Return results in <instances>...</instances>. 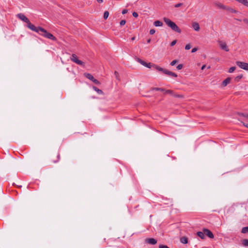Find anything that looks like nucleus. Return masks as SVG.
<instances>
[{
    "mask_svg": "<svg viewBox=\"0 0 248 248\" xmlns=\"http://www.w3.org/2000/svg\"><path fill=\"white\" fill-rule=\"evenodd\" d=\"M163 20L167 25L171 28V29L177 32L181 33V29L176 25V24L170 20L169 18L164 17Z\"/></svg>",
    "mask_w": 248,
    "mask_h": 248,
    "instance_id": "nucleus-1",
    "label": "nucleus"
},
{
    "mask_svg": "<svg viewBox=\"0 0 248 248\" xmlns=\"http://www.w3.org/2000/svg\"><path fill=\"white\" fill-rule=\"evenodd\" d=\"M40 34L46 38L55 41L56 40L55 37H54L51 33L48 32L44 28L43 29V31H42L40 33Z\"/></svg>",
    "mask_w": 248,
    "mask_h": 248,
    "instance_id": "nucleus-2",
    "label": "nucleus"
},
{
    "mask_svg": "<svg viewBox=\"0 0 248 248\" xmlns=\"http://www.w3.org/2000/svg\"><path fill=\"white\" fill-rule=\"evenodd\" d=\"M27 27L30 30L37 33H39L40 31L41 32L42 31H43V28L40 27H36L34 25L32 24L30 22L27 24Z\"/></svg>",
    "mask_w": 248,
    "mask_h": 248,
    "instance_id": "nucleus-3",
    "label": "nucleus"
},
{
    "mask_svg": "<svg viewBox=\"0 0 248 248\" xmlns=\"http://www.w3.org/2000/svg\"><path fill=\"white\" fill-rule=\"evenodd\" d=\"M27 27L30 30L37 33H39L40 31L41 32L42 31H43V28L40 27H36L34 25L32 24L30 22L27 24Z\"/></svg>",
    "mask_w": 248,
    "mask_h": 248,
    "instance_id": "nucleus-4",
    "label": "nucleus"
},
{
    "mask_svg": "<svg viewBox=\"0 0 248 248\" xmlns=\"http://www.w3.org/2000/svg\"><path fill=\"white\" fill-rule=\"evenodd\" d=\"M217 43L220 49L227 52L229 51V49L226 42L223 41L219 40L217 41Z\"/></svg>",
    "mask_w": 248,
    "mask_h": 248,
    "instance_id": "nucleus-5",
    "label": "nucleus"
},
{
    "mask_svg": "<svg viewBox=\"0 0 248 248\" xmlns=\"http://www.w3.org/2000/svg\"><path fill=\"white\" fill-rule=\"evenodd\" d=\"M71 60L72 61H73V62H75L76 63H77L78 65H82V66H84V62H82L81 61L79 60L78 59L77 56L75 54H73L72 55V56L71 57Z\"/></svg>",
    "mask_w": 248,
    "mask_h": 248,
    "instance_id": "nucleus-6",
    "label": "nucleus"
},
{
    "mask_svg": "<svg viewBox=\"0 0 248 248\" xmlns=\"http://www.w3.org/2000/svg\"><path fill=\"white\" fill-rule=\"evenodd\" d=\"M236 63L238 66L240 68L244 69L245 70H248V63L238 61L236 62Z\"/></svg>",
    "mask_w": 248,
    "mask_h": 248,
    "instance_id": "nucleus-7",
    "label": "nucleus"
},
{
    "mask_svg": "<svg viewBox=\"0 0 248 248\" xmlns=\"http://www.w3.org/2000/svg\"><path fill=\"white\" fill-rule=\"evenodd\" d=\"M18 18H19L22 21L26 22L27 24L30 22L29 19L23 14L20 13L17 15Z\"/></svg>",
    "mask_w": 248,
    "mask_h": 248,
    "instance_id": "nucleus-8",
    "label": "nucleus"
},
{
    "mask_svg": "<svg viewBox=\"0 0 248 248\" xmlns=\"http://www.w3.org/2000/svg\"><path fill=\"white\" fill-rule=\"evenodd\" d=\"M203 232L204 234L208 236L210 238H213L214 237V235L212 232L208 229H204Z\"/></svg>",
    "mask_w": 248,
    "mask_h": 248,
    "instance_id": "nucleus-9",
    "label": "nucleus"
},
{
    "mask_svg": "<svg viewBox=\"0 0 248 248\" xmlns=\"http://www.w3.org/2000/svg\"><path fill=\"white\" fill-rule=\"evenodd\" d=\"M146 242L148 243V244H151V245H155L157 243V241L153 238H147L146 239Z\"/></svg>",
    "mask_w": 248,
    "mask_h": 248,
    "instance_id": "nucleus-10",
    "label": "nucleus"
},
{
    "mask_svg": "<svg viewBox=\"0 0 248 248\" xmlns=\"http://www.w3.org/2000/svg\"><path fill=\"white\" fill-rule=\"evenodd\" d=\"M164 73L165 74H166V75H168L169 76H172L173 77H177V75L175 73L172 72L171 71H170L167 69H166L165 71H164Z\"/></svg>",
    "mask_w": 248,
    "mask_h": 248,
    "instance_id": "nucleus-11",
    "label": "nucleus"
},
{
    "mask_svg": "<svg viewBox=\"0 0 248 248\" xmlns=\"http://www.w3.org/2000/svg\"><path fill=\"white\" fill-rule=\"evenodd\" d=\"M164 73L165 74H166V75H168L169 76H172L173 77H177V75L175 73L172 72L171 71H170L167 69H166L165 71H164Z\"/></svg>",
    "mask_w": 248,
    "mask_h": 248,
    "instance_id": "nucleus-12",
    "label": "nucleus"
},
{
    "mask_svg": "<svg viewBox=\"0 0 248 248\" xmlns=\"http://www.w3.org/2000/svg\"><path fill=\"white\" fill-rule=\"evenodd\" d=\"M192 27L195 31H198L200 30V26L198 23L193 22L192 23Z\"/></svg>",
    "mask_w": 248,
    "mask_h": 248,
    "instance_id": "nucleus-13",
    "label": "nucleus"
},
{
    "mask_svg": "<svg viewBox=\"0 0 248 248\" xmlns=\"http://www.w3.org/2000/svg\"><path fill=\"white\" fill-rule=\"evenodd\" d=\"M215 5L217 7V8L219 9H224L226 10L227 9V6L223 5V4L220 3V2H216L215 3Z\"/></svg>",
    "mask_w": 248,
    "mask_h": 248,
    "instance_id": "nucleus-14",
    "label": "nucleus"
},
{
    "mask_svg": "<svg viewBox=\"0 0 248 248\" xmlns=\"http://www.w3.org/2000/svg\"><path fill=\"white\" fill-rule=\"evenodd\" d=\"M153 67L154 68H155V69H156L157 70H158L159 71L162 72L163 73H164V71H165V70H166L165 69H163V68L159 67V66H157L155 64H154V65H153Z\"/></svg>",
    "mask_w": 248,
    "mask_h": 248,
    "instance_id": "nucleus-15",
    "label": "nucleus"
},
{
    "mask_svg": "<svg viewBox=\"0 0 248 248\" xmlns=\"http://www.w3.org/2000/svg\"><path fill=\"white\" fill-rule=\"evenodd\" d=\"M154 25L155 27H161L163 26V23L160 21L156 20L154 22Z\"/></svg>",
    "mask_w": 248,
    "mask_h": 248,
    "instance_id": "nucleus-16",
    "label": "nucleus"
},
{
    "mask_svg": "<svg viewBox=\"0 0 248 248\" xmlns=\"http://www.w3.org/2000/svg\"><path fill=\"white\" fill-rule=\"evenodd\" d=\"M231 78H226L222 82V85L224 86H226L228 84H229L230 82Z\"/></svg>",
    "mask_w": 248,
    "mask_h": 248,
    "instance_id": "nucleus-17",
    "label": "nucleus"
},
{
    "mask_svg": "<svg viewBox=\"0 0 248 248\" xmlns=\"http://www.w3.org/2000/svg\"><path fill=\"white\" fill-rule=\"evenodd\" d=\"M84 76L87 78L90 79L92 81H93V80L94 79L93 77L91 74H90L89 73H85Z\"/></svg>",
    "mask_w": 248,
    "mask_h": 248,
    "instance_id": "nucleus-18",
    "label": "nucleus"
},
{
    "mask_svg": "<svg viewBox=\"0 0 248 248\" xmlns=\"http://www.w3.org/2000/svg\"><path fill=\"white\" fill-rule=\"evenodd\" d=\"M135 60L138 62H139L140 63L141 65L144 66L145 65V63H146V62H145L144 61H142L141 59H140V58H135Z\"/></svg>",
    "mask_w": 248,
    "mask_h": 248,
    "instance_id": "nucleus-19",
    "label": "nucleus"
},
{
    "mask_svg": "<svg viewBox=\"0 0 248 248\" xmlns=\"http://www.w3.org/2000/svg\"><path fill=\"white\" fill-rule=\"evenodd\" d=\"M93 89L99 94H102L103 93L102 90L98 89L97 87L95 86L93 87Z\"/></svg>",
    "mask_w": 248,
    "mask_h": 248,
    "instance_id": "nucleus-20",
    "label": "nucleus"
},
{
    "mask_svg": "<svg viewBox=\"0 0 248 248\" xmlns=\"http://www.w3.org/2000/svg\"><path fill=\"white\" fill-rule=\"evenodd\" d=\"M197 234H198V236L200 237L201 238L204 239V235H205L204 232H198Z\"/></svg>",
    "mask_w": 248,
    "mask_h": 248,
    "instance_id": "nucleus-21",
    "label": "nucleus"
},
{
    "mask_svg": "<svg viewBox=\"0 0 248 248\" xmlns=\"http://www.w3.org/2000/svg\"><path fill=\"white\" fill-rule=\"evenodd\" d=\"M180 241L183 244H186L187 243V239L186 237H183L181 238Z\"/></svg>",
    "mask_w": 248,
    "mask_h": 248,
    "instance_id": "nucleus-22",
    "label": "nucleus"
},
{
    "mask_svg": "<svg viewBox=\"0 0 248 248\" xmlns=\"http://www.w3.org/2000/svg\"><path fill=\"white\" fill-rule=\"evenodd\" d=\"M226 10H227L228 11H229L230 13H237L236 11H235L233 9L231 8L230 7H227V9Z\"/></svg>",
    "mask_w": 248,
    "mask_h": 248,
    "instance_id": "nucleus-23",
    "label": "nucleus"
},
{
    "mask_svg": "<svg viewBox=\"0 0 248 248\" xmlns=\"http://www.w3.org/2000/svg\"><path fill=\"white\" fill-rule=\"evenodd\" d=\"M242 244L245 247H248V239H244L242 241Z\"/></svg>",
    "mask_w": 248,
    "mask_h": 248,
    "instance_id": "nucleus-24",
    "label": "nucleus"
},
{
    "mask_svg": "<svg viewBox=\"0 0 248 248\" xmlns=\"http://www.w3.org/2000/svg\"><path fill=\"white\" fill-rule=\"evenodd\" d=\"M153 65H154V64H152L150 62L149 63H145V65H144V66L146 67H148L149 68H151L152 67H153Z\"/></svg>",
    "mask_w": 248,
    "mask_h": 248,
    "instance_id": "nucleus-25",
    "label": "nucleus"
},
{
    "mask_svg": "<svg viewBox=\"0 0 248 248\" xmlns=\"http://www.w3.org/2000/svg\"><path fill=\"white\" fill-rule=\"evenodd\" d=\"M241 232L243 233L248 232V227H245L243 228Z\"/></svg>",
    "mask_w": 248,
    "mask_h": 248,
    "instance_id": "nucleus-26",
    "label": "nucleus"
},
{
    "mask_svg": "<svg viewBox=\"0 0 248 248\" xmlns=\"http://www.w3.org/2000/svg\"><path fill=\"white\" fill-rule=\"evenodd\" d=\"M109 16V13L108 11H105L104 13V18L106 19Z\"/></svg>",
    "mask_w": 248,
    "mask_h": 248,
    "instance_id": "nucleus-27",
    "label": "nucleus"
},
{
    "mask_svg": "<svg viewBox=\"0 0 248 248\" xmlns=\"http://www.w3.org/2000/svg\"><path fill=\"white\" fill-rule=\"evenodd\" d=\"M235 69V67H231V68H229V73H232Z\"/></svg>",
    "mask_w": 248,
    "mask_h": 248,
    "instance_id": "nucleus-28",
    "label": "nucleus"
},
{
    "mask_svg": "<svg viewBox=\"0 0 248 248\" xmlns=\"http://www.w3.org/2000/svg\"><path fill=\"white\" fill-rule=\"evenodd\" d=\"M178 62V61L176 60H174L173 61H172L171 62H170V65L171 66H173L176 63Z\"/></svg>",
    "mask_w": 248,
    "mask_h": 248,
    "instance_id": "nucleus-29",
    "label": "nucleus"
},
{
    "mask_svg": "<svg viewBox=\"0 0 248 248\" xmlns=\"http://www.w3.org/2000/svg\"><path fill=\"white\" fill-rule=\"evenodd\" d=\"M153 90L157 91H164V90L162 88H153Z\"/></svg>",
    "mask_w": 248,
    "mask_h": 248,
    "instance_id": "nucleus-30",
    "label": "nucleus"
},
{
    "mask_svg": "<svg viewBox=\"0 0 248 248\" xmlns=\"http://www.w3.org/2000/svg\"><path fill=\"white\" fill-rule=\"evenodd\" d=\"M191 48V46L189 44L186 45L185 46V49L186 50H189Z\"/></svg>",
    "mask_w": 248,
    "mask_h": 248,
    "instance_id": "nucleus-31",
    "label": "nucleus"
},
{
    "mask_svg": "<svg viewBox=\"0 0 248 248\" xmlns=\"http://www.w3.org/2000/svg\"><path fill=\"white\" fill-rule=\"evenodd\" d=\"M125 23H126V21L125 20H122L120 21V24L121 26H123V25H125Z\"/></svg>",
    "mask_w": 248,
    "mask_h": 248,
    "instance_id": "nucleus-32",
    "label": "nucleus"
},
{
    "mask_svg": "<svg viewBox=\"0 0 248 248\" xmlns=\"http://www.w3.org/2000/svg\"><path fill=\"white\" fill-rule=\"evenodd\" d=\"M92 81L93 82L96 84H100L99 81L98 80H97V79H95L94 78V79H93Z\"/></svg>",
    "mask_w": 248,
    "mask_h": 248,
    "instance_id": "nucleus-33",
    "label": "nucleus"
},
{
    "mask_svg": "<svg viewBox=\"0 0 248 248\" xmlns=\"http://www.w3.org/2000/svg\"><path fill=\"white\" fill-rule=\"evenodd\" d=\"M155 31L154 29H151L150 30V34L151 35L154 34L155 33Z\"/></svg>",
    "mask_w": 248,
    "mask_h": 248,
    "instance_id": "nucleus-34",
    "label": "nucleus"
},
{
    "mask_svg": "<svg viewBox=\"0 0 248 248\" xmlns=\"http://www.w3.org/2000/svg\"><path fill=\"white\" fill-rule=\"evenodd\" d=\"M182 67H183V65L182 64H180L177 65L176 68L178 70H180L182 68Z\"/></svg>",
    "mask_w": 248,
    "mask_h": 248,
    "instance_id": "nucleus-35",
    "label": "nucleus"
},
{
    "mask_svg": "<svg viewBox=\"0 0 248 248\" xmlns=\"http://www.w3.org/2000/svg\"><path fill=\"white\" fill-rule=\"evenodd\" d=\"M159 248H169L166 245H160L159 246Z\"/></svg>",
    "mask_w": 248,
    "mask_h": 248,
    "instance_id": "nucleus-36",
    "label": "nucleus"
},
{
    "mask_svg": "<svg viewBox=\"0 0 248 248\" xmlns=\"http://www.w3.org/2000/svg\"><path fill=\"white\" fill-rule=\"evenodd\" d=\"M132 15L135 17H137L138 16V14L137 13L134 12L133 13Z\"/></svg>",
    "mask_w": 248,
    "mask_h": 248,
    "instance_id": "nucleus-37",
    "label": "nucleus"
},
{
    "mask_svg": "<svg viewBox=\"0 0 248 248\" xmlns=\"http://www.w3.org/2000/svg\"><path fill=\"white\" fill-rule=\"evenodd\" d=\"M176 42H177V41H176V40H174V41H173L170 43V46H174V45L176 44Z\"/></svg>",
    "mask_w": 248,
    "mask_h": 248,
    "instance_id": "nucleus-38",
    "label": "nucleus"
},
{
    "mask_svg": "<svg viewBox=\"0 0 248 248\" xmlns=\"http://www.w3.org/2000/svg\"><path fill=\"white\" fill-rule=\"evenodd\" d=\"M182 5V3H177L175 5V7L176 8H178V7H180L181 5Z\"/></svg>",
    "mask_w": 248,
    "mask_h": 248,
    "instance_id": "nucleus-39",
    "label": "nucleus"
},
{
    "mask_svg": "<svg viewBox=\"0 0 248 248\" xmlns=\"http://www.w3.org/2000/svg\"><path fill=\"white\" fill-rule=\"evenodd\" d=\"M127 13V10L124 9L122 11V14L124 15Z\"/></svg>",
    "mask_w": 248,
    "mask_h": 248,
    "instance_id": "nucleus-40",
    "label": "nucleus"
},
{
    "mask_svg": "<svg viewBox=\"0 0 248 248\" xmlns=\"http://www.w3.org/2000/svg\"><path fill=\"white\" fill-rule=\"evenodd\" d=\"M243 21L244 23L248 25V19L247 18H244Z\"/></svg>",
    "mask_w": 248,
    "mask_h": 248,
    "instance_id": "nucleus-41",
    "label": "nucleus"
},
{
    "mask_svg": "<svg viewBox=\"0 0 248 248\" xmlns=\"http://www.w3.org/2000/svg\"><path fill=\"white\" fill-rule=\"evenodd\" d=\"M197 50V48L196 47H194L193 48L192 50H191V52L192 53H194Z\"/></svg>",
    "mask_w": 248,
    "mask_h": 248,
    "instance_id": "nucleus-42",
    "label": "nucleus"
},
{
    "mask_svg": "<svg viewBox=\"0 0 248 248\" xmlns=\"http://www.w3.org/2000/svg\"><path fill=\"white\" fill-rule=\"evenodd\" d=\"M242 115L245 117L248 121V114H243Z\"/></svg>",
    "mask_w": 248,
    "mask_h": 248,
    "instance_id": "nucleus-43",
    "label": "nucleus"
},
{
    "mask_svg": "<svg viewBox=\"0 0 248 248\" xmlns=\"http://www.w3.org/2000/svg\"><path fill=\"white\" fill-rule=\"evenodd\" d=\"M114 74L115 75L116 78L118 79V73L116 71L114 72Z\"/></svg>",
    "mask_w": 248,
    "mask_h": 248,
    "instance_id": "nucleus-44",
    "label": "nucleus"
},
{
    "mask_svg": "<svg viewBox=\"0 0 248 248\" xmlns=\"http://www.w3.org/2000/svg\"><path fill=\"white\" fill-rule=\"evenodd\" d=\"M172 91L171 90H167L165 91L166 93H171Z\"/></svg>",
    "mask_w": 248,
    "mask_h": 248,
    "instance_id": "nucleus-45",
    "label": "nucleus"
},
{
    "mask_svg": "<svg viewBox=\"0 0 248 248\" xmlns=\"http://www.w3.org/2000/svg\"><path fill=\"white\" fill-rule=\"evenodd\" d=\"M243 124L246 127L248 128V124L243 122Z\"/></svg>",
    "mask_w": 248,
    "mask_h": 248,
    "instance_id": "nucleus-46",
    "label": "nucleus"
},
{
    "mask_svg": "<svg viewBox=\"0 0 248 248\" xmlns=\"http://www.w3.org/2000/svg\"><path fill=\"white\" fill-rule=\"evenodd\" d=\"M57 157H58V159L56 161H54V162H55H55H58V160H59V157H60V155H57Z\"/></svg>",
    "mask_w": 248,
    "mask_h": 248,
    "instance_id": "nucleus-47",
    "label": "nucleus"
},
{
    "mask_svg": "<svg viewBox=\"0 0 248 248\" xmlns=\"http://www.w3.org/2000/svg\"><path fill=\"white\" fill-rule=\"evenodd\" d=\"M206 67V65H203L202 66V70H203Z\"/></svg>",
    "mask_w": 248,
    "mask_h": 248,
    "instance_id": "nucleus-48",
    "label": "nucleus"
},
{
    "mask_svg": "<svg viewBox=\"0 0 248 248\" xmlns=\"http://www.w3.org/2000/svg\"><path fill=\"white\" fill-rule=\"evenodd\" d=\"M99 3H102L103 2V0H96Z\"/></svg>",
    "mask_w": 248,
    "mask_h": 248,
    "instance_id": "nucleus-49",
    "label": "nucleus"
},
{
    "mask_svg": "<svg viewBox=\"0 0 248 248\" xmlns=\"http://www.w3.org/2000/svg\"><path fill=\"white\" fill-rule=\"evenodd\" d=\"M147 42L148 43H150L151 42V39H148L147 41Z\"/></svg>",
    "mask_w": 248,
    "mask_h": 248,
    "instance_id": "nucleus-50",
    "label": "nucleus"
},
{
    "mask_svg": "<svg viewBox=\"0 0 248 248\" xmlns=\"http://www.w3.org/2000/svg\"><path fill=\"white\" fill-rule=\"evenodd\" d=\"M135 39V37H133L132 38H131V40H134Z\"/></svg>",
    "mask_w": 248,
    "mask_h": 248,
    "instance_id": "nucleus-51",
    "label": "nucleus"
}]
</instances>
